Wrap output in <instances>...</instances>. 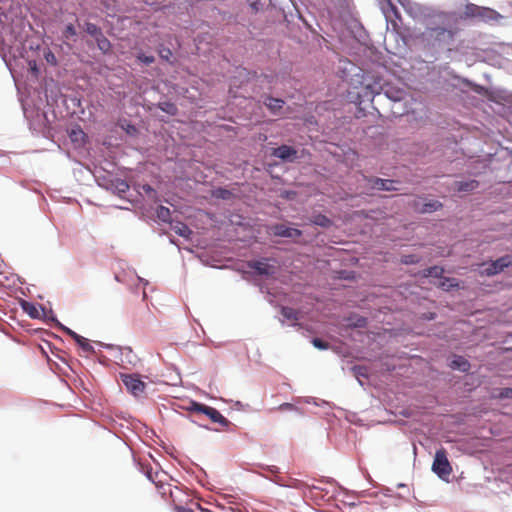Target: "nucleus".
<instances>
[{
	"mask_svg": "<svg viewBox=\"0 0 512 512\" xmlns=\"http://www.w3.org/2000/svg\"><path fill=\"white\" fill-rule=\"evenodd\" d=\"M457 19L451 14L439 13L433 17V21L426 27L423 36L428 44L438 48H448L454 44L459 33L456 26Z\"/></svg>",
	"mask_w": 512,
	"mask_h": 512,
	"instance_id": "obj_1",
	"label": "nucleus"
},
{
	"mask_svg": "<svg viewBox=\"0 0 512 512\" xmlns=\"http://www.w3.org/2000/svg\"><path fill=\"white\" fill-rule=\"evenodd\" d=\"M120 379L127 391L134 397H141L145 394L146 383L141 380L140 375L135 373H120Z\"/></svg>",
	"mask_w": 512,
	"mask_h": 512,
	"instance_id": "obj_2",
	"label": "nucleus"
},
{
	"mask_svg": "<svg viewBox=\"0 0 512 512\" xmlns=\"http://www.w3.org/2000/svg\"><path fill=\"white\" fill-rule=\"evenodd\" d=\"M432 470L440 478L448 477L452 473V467L448 461L447 452L444 448H440L436 451Z\"/></svg>",
	"mask_w": 512,
	"mask_h": 512,
	"instance_id": "obj_3",
	"label": "nucleus"
},
{
	"mask_svg": "<svg viewBox=\"0 0 512 512\" xmlns=\"http://www.w3.org/2000/svg\"><path fill=\"white\" fill-rule=\"evenodd\" d=\"M193 410L205 414L212 422L218 423L223 428H228L231 424L217 409L202 403L193 402Z\"/></svg>",
	"mask_w": 512,
	"mask_h": 512,
	"instance_id": "obj_4",
	"label": "nucleus"
},
{
	"mask_svg": "<svg viewBox=\"0 0 512 512\" xmlns=\"http://www.w3.org/2000/svg\"><path fill=\"white\" fill-rule=\"evenodd\" d=\"M510 265H512L511 257L509 255H505L495 261H491L490 263L482 264L480 274L483 276H494Z\"/></svg>",
	"mask_w": 512,
	"mask_h": 512,
	"instance_id": "obj_5",
	"label": "nucleus"
},
{
	"mask_svg": "<svg viewBox=\"0 0 512 512\" xmlns=\"http://www.w3.org/2000/svg\"><path fill=\"white\" fill-rule=\"evenodd\" d=\"M271 155L281 159L284 162H294L298 157V152L291 146L281 145L277 148H274L271 152Z\"/></svg>",
	"mask_w": 512,
	"mask_h": 512,
	"instance_id": "obj_6",
	"label": "nucleus"
},
{
	"mask_svg": "<svg viewBox=\"0 0 512 512\" xmlns=\"http://www.w3.org/2000/svg\"><path fill=\"white\" fill-rule=\"evenodd\" d=\"M248 267L255 270L258 275L272 276L276 273V267L269 264L268 259L249 261Z\"/></svg>",
	"mask_w": 512,
	"mask_h": 512,
	"instance_id": "obj_7",
	"label": "nucleus"
},
{
	"mask_svg": "<svg viewBox=\"0 0 512 512\" xmlns=\"http://www.w3.org/2000/svg\"><path fill=\"white\" fill-rule=\"evenodd\" d=\"M368 184V187L373 190L378 191H391L396 190L397 188L394 186L395 181L393 180H385L377 177L365 178Z\"/></svg>",
	"mask_w": 512,
	"mask_h": 512,
	"instance_id": "obj_8",
	"label": "nucleus"
},
{
	"mask_svg": "<svg viewBox=\"0 0 512 512\" xmlns=\"http://www.w3.org/2000/svg\"><path fill=\"white\" fill-rule=\"evenodd\" d=\"M272 232L276 236L288 237V238H298L302 234V232L299 229L290 228L284 224L274 225L272 227Z\"/></svg>",
	"mask_w": 512,
	"mask_h": 512,
	"instance_id": "obj_9",
	"label": "nucleus"
},
{
	"mask_svg": "<svg viewBox=\"0 0 512 512\" xmlns=\"http://www.w3.org/2000/svg\"><path fill=\"white\" fill-rule=\"evenodd\" d=\"M263 103L274 115H279L284 106V101L282 99L271 96H266Z\"/></svg>",
	"mask_w": 512,
	"mask_h": 512,
	"instance_id": "obj_10",
	"label": "nucleus"
},
{
	"mask_svg": "<svg viewBox=\"0 0 512 512\" xmlns=\"http://www.w3.org/2000/svg\"><path fill=\"white\" fill-rule=\"evenodd\" d=\"M66 333L76 341V343L82 348L83 351L87 353L94 352V348L92 347V345H90L88 339L80 336L79 334L68 328L66 329Z\"/></svg>",
	"mask_w": 512,
	"mask_h": 512,
	"instance_id": "obj_11",
	"label": "nucleus"
},
{
	"mask_svg": "<svg viewBox=\"0 0 512 512\" xmlns=\"http://www.w3.org/2000/svg\"><path fill=\"white\" fill-rule=\"evenodd\" d=\"M382 9L387 18L395 17L401 19L400 12L391 0H382Z\"/></svg>",
	"mask_w": 512,
	"mask_h": 512,
	"instance_id": "obj_12",
	"label": "nucleus"
},
{
	"mask_svg": "<svg viewBox=\"0 0 512 512\" xmlns=\"http://www.w3.org/2000/svg\"><path fill=\"white\" fill-rule=\"evenodd\" d=\"M450 367L454 370L466 372L470 368V363L462 356H455L450 363Z\"/></svg>",
	"mask_w": 512,
	"mask_h": 512,
	"instance_id": "obj_13",
	"label": "nucleus"
},
{
	"mask_svg": "<svg viewBox=\"0 0 512 512\" xmlns=\"http://www.w3.org/2000/svg\"><path fill=\"white\" fill-rule=\"evenodd\" d=\"M440 207H442V204L440 202L430 201V202L421 204V208L416 207V210L419 213H431V212L438 210Z\"/></svg>",
	"mask_w": 512,
	"mask_h": 512,
	"instance_id": "obj_14",
	"label": "nucleus"
},
{
	"mask_svg": "<svg viewBox=\"0 0 512 512\" xmlns=\"http://www.w3.org/2000/svg\"><path fill=\"white\" fill-rule=\"evenodd\" d=\"M95 41L97 43L98 48L103 53H108L111 50V43L110 41L104 36L103 32L100 34V36L95 38Z\"/></svg>",
	"mask_w": 512,
	"mask_h": 512,
	"instance_id": "obj_15",
	"label": "nucleus"
},
{
	"mask_svg": "<svg viewBox=\"0 0 512 512\" xmlns=\"http://www.w3.org/2000/svg\"><path fill=\"white\" fill-rule=\"evenodd\" d=\"M173 230L175 231L176 234H178L186 239H189L192 234V231L190 230V228L181 222H177L173 226Z\"/></svg>",
	"mask_w": 512,
	"mask_h": 512,
	"instance_id": "obj_16",
	"label": "nucleus"
},
{
	"mask_svg": "<svg viewBox=\"0 0 512 512\" xmlns=\"http://www.w3.org/2000/svg\"><path fill=\"white\" fill-rule=\"evenodd\" d=\"M281 314L287 320L294 322L299 320V312L291 307H282Z\"/></svg>",
	"mask_w": 512,
	"mask_h": 512,
	"instance_id": "obj_17",
	"label": "nucleus"
},
{
	"mask_svg": "<svg viewBox=\"0 0 512 512\" xmlns=\"http://www.w3.org/2000/svg\"><path fill=\"white\" fill-rule=\"evenodd\" d=\"M156 216L159 220L163 222H169L171 218V213L169 208L159 205L156 208Z\"/></svg>",
	"mask_w": 512,
	"mask_h": 512,
	"instance_id": "obj_18",
	"label": "nucleus"
},
{
	"mask_svg": "<svg viewBox=\"0 0 512 512\" xmlns=\"http://www.w3.org/2000/svg\"><path fill=\"white\" fill-rule=\"evenodd\" d=\"M311 223L326 228L331 225V220L325 215L318 214L313 216V218L311 219Z\"/></svg>",
	"mask_w": 512,
	"mask_h": 512,
	"instance_id": "obj_19",
	"label": "nucleus"
},
{
	"mask_svg": "<svg viewBox=\"0 0 512 512\" xmlns=\"http://www.w3.org/2000/svg\"><path fill=\"white\" fill-rule=\"evenodd\" d=\"M159 108L163 111V112H166L167 114L169 115H176L177 112H178V108L177 106L172 103V102H162V103H159Z\"/></svg>",
	"mask_w": 512,
	"mask_h": 512,
	"instance_id": "obj_20",
	"label": "nucleus"
},
{
	"mask_svg": "<svg viewBox=\"0 0 512 512\" xmlns=\"http://www.w3.org/2000/svg\"><path fill=\"white\" fill-rule=\"evenodd\" d=\"M86 33L91 35L94 39L102 33V30L94 23L87 22L84 27Z\"/></svg>",
	"mask_w": 512,
	"mask_h": 512,
	"instance_id": "obj_21",
	"label": "nucleus"
},
{
	"mask_svg": "<svg viewBox=\"0 0 512 512\" xmlns=\"http://www.w3.org/2000/svg\"><path fill=\"white\" fill-rule=\"evenodd\" d=\"M69 136L72 142H83L85 133L80 128H77L72 129Z\"/></svg>",
	"mask_w": 512,
	"mask_h": 512,
	"instance_id": "obj_22",
	"label": "nucleus"
},
{
	"mask_svg": "<svg viewBox=\"0 0 512 512\" xmlns=\"http://www.w3.org/2000/svg\"><path fill=\"white\" fill-rule=\"evenodd\" d=\"M62 34H63V38L66 40L73 39L77 35L76 28L74 27L73 24H68V25H66Z\"/></svg>",
	"mask_w": 512,
	"mask_h": 512,
	"instance_id": "obj_23",
	"label": "nucleus"
},
{
	"mask_svg": "<svg viewBox=\"0 0 512 512\" xmlns=\"http://www.w3.org/2000/svg\"><path fill=\"white\" fill-rule=\"evenodd\" d=\"M476 188H478V182L473 180L470 182L461 183L459 192H467L468 190H474Z\"/></svg>",
	"mask_w": 512,
	"mask_h": 512,
	"instance_id": "obj_24",
	"label": "nucleus"
},
{
	"mask_svg": "<svg viewBox=\"0 0 512 512\" xmlns=\"http://www.w3.org/2000/svg\"><path fill=\"white\" fill-rule=\"evenodd\" d=\"M444 272L443 268L438 266L429 267L426 270V276H434V277H440L442 273Z\"/></svg>",
	"mask_w": 512,
	"mask_h": 512,
	"instance_id": "obj_25",
	"label": "nucleus"
},
{
	"mask_svg": "<svg viewBox=\"0 0 512 512\" xmlns=\"http://www.w3.org/2000/svg\"><path fill=\"white\" fill-rule=\"evenodd\" d=\"M440 286L444 289V290H449L450 288L452 287H457L458 286V283L456 282V279L454 278H445Z\"/></svg>",
	"mask_w": 512,
	"mask_h": 512,
	"instance_id": "obj_26",
	"label": "nucleus"
},
{
	"mask_svg": "<svg viewBox=\"0 0 512 512\" xmlns=\"http://www.w3.org/2000/svg\"><path fill=\"white\" fill-rule=\"evenodd\" d=\"M44 58L47 63H49L53 66L57 65V58L51 50L48 49L47 51L44 52Z\"/></svg>",
	"mask_w": 512,
	"mask_h": 512,
	"instance_id": "obj_27",
	"label": "nucleus"
},
{
	"mask_svg": "<svg viewBox=\"0 0 512 512\" xmlns=\"http://www.w3.org/2000/svg\"><path fill=\"white\" fill-rule=\"evenodd\" d=\"M312 344L314 345V347H316L317 349H320V350H325V349L329 348V343L323 341L320 338H313Z\"/></svg>",
	"mask_w": 512,
	"mask_h": 512,
	"instance_id": "obj_28",
	"label": "nucleus"
},
{
	"mask_svg": "<svg viewBox=\"0 0 512 512\" xmlns=\"http://www.w3.org/2000/svg\"><path fill=\"white\" fill-rule=\"evenodd\" d=\"M137 59L147 65L152 64L155 61L154 56L152 55H145L144 53H139L137 55Z\"/></svg>",
	"mask_w": 512,
	"mask_h": 512,
	"instance_id": "obj_29",
	"label": "nucleus"
},
{
	"mask_svg": "<svg viewBox=\"0 0 512 512\" xmlns=\"http://www.w3.org/2000/svg\"><path fill=\"white\" fill-rule=\"evenodd\" d=\"M172 56V52L170 49H163L160 51V57L165 59V60H169V58Z\"/></svg>",
	"mask_w": 512,
	"mask_h": 512,
	"instance_id": "obj_30",
	"label": "nucleus"
},
{
	"mask_svg": "<svg viewBox=\"0 0 512 512\" xmlns=\"http://www.w3.org/2000/svg\"><path fill=\"white\" fill-rule=\"evenodd\" d=\"M476 10H479V8L477 6H475V5H471L470 7H468L467 14L471 15V16H475V11Z\"/></svg>",
	"mask_w": 512,
	"mask_h": 512,
	"instance_id": "obj_31",
	"label": "nucleus"
},
{
	"mask_svg": "<svg viewBox=\"0 0 512 512\" xmlns=\"http://www.w3.org/2000/svg\"><path fill=\"white\" fill-rule=\"evenodd\" d=\"M403 262H404L405 264H411V263H414V262H415V260H414V256H412V255L405 256V257L403 258Z\"/></svg>",
	"mask_w": 512,
	"mask_h": 512,
	"instance_id": "obj_32",
	"label": "nucleus"
},
{
	"mask_svg": "<svg viewBox=\"0 0 512 512\" xmlns=\"http://www.w3.org/2000/svg\"><path fill=\"white\" fill-rule=\"evenodd\" d=\"M365 324H366V319L365 318H360V319H358V321L355 324V326H357V327H364Z\"/></svg>",
	"mask_w": 512,
	"mask_h": 512,
	"instance_id": "obj_33",
	"label": "nucleus"
},
{
	"mask_svg": "<svg viewBox=\"0 0 512 512\" xmlns=\"http://www.w3.org/2000/svg\"><path fill=\"white\" fill-rule=\"evenodd\" d=\"M294 406L290 403H284L282 405L279 406V409H292Z\"/></svg>",
	"mask_w": 512,
	"mask_h": 512,
	"instance_id": "obj_34",
	"label": "nucleus"
},
{
	"mask_svg": "<svg viewBox=\"0 0 512 512\" xmlns=\"http://www.w3.org/2000/svg\"><path fill=\"white\" fill-rule=\"evenodd\" d=\"M124 188L118 189V192H125L126 189H129V186L127 184H123Z\"/></svg>",
	"mask_w": 512,
	"mask_h": 512,
	"instance_id": "obj_35",
	"label": "nucleus"
},
{
	"mask_svg": "<svg viewBox=\"0 0 512 512\" xmlns=\"http://www.w3.org/2000/svg\"><path fill=\"white\" fill-rule=\"evenodd\" d=\"M218 195H219V196H220V198H222V199H228V196H229L230 194H224V193H221V194H218Z\"/></svg>",
	"mask_w": 512,
	"mask_h": 512,
	"instance_id": "obj_36",
	"label": "nucleus"
},
{
	"mask_svg": "<svg viewBox=\"0 0 512 512\" xmlns=\"http://www.w3.org/2000/svg\"><path fill=\"white\" fill-rule=\"evenodd\" d=\"M147 477H148L151 481H154V479L152 478V474H151V472H147Z\"/></svg>",
	"mask_w": 512,
	"mask_h": 512,
	"instance_id": "obj_37",
	"label": "nucleus"
},
{
	"mask_svg": "<svg viewBox=\"0 0 512 512\" xmlns=\"http://www.w3.org/2000/svg\"><path fill=\"white\" fill-rule=\"evenodd\" d=\"M117 208H120V209H129L128 207L126 206H122V205H115Z\"/></svg>",
	"mask_w": 512,
	"mask_h": 512,
	"instance_id": "obj_38",
	"label": "nucleus"
},
{
	"mask_svg": "<svg viewBox=\"0 0 512 512\" xmlns=\"http://www.w3.org/2000/svg\"><path fill=\"white\" fill-rule=\"evenodd\" d=\"M216 192H221V193H224V192H228L227 190L223 189V188H219Z\"/></svg>",
	"mask_w": 512,
	"mask_h": 512,
	"instance_id": "obj_39",
	"label": "nucleus"
},
{
	"mask_svg": "<svg viewBox=\"0 0 512 512\" xmlns=\"http://www.w3.org/2000/svg\"><path fill=\"white\" fill-rule=\"evenodd\" d=\"M146 192H154V190L150 186H147Z\"/></svg>",
	"mask_w": 512,
	"mask_h": 512,
	"instance_id": "obj_40",
	"label": "nucleus"
},
{
	"mask_svg": "<svg viewBox=\"0 0 512 512\" xmlns=\"http://www.w3.org/2000/svg\"><path fill=\"white\" fill-rule=\"evenodd\" d=\"M291 195H292V194H289V193H286V194H285L286 198H288V199H291V197H290Z\"/></svg>",
	"mask_w": 512,
	"mask_h": 512,
	"instance_id": "obj_41",
	"label": "nucleus"
},
{
	"mask_svg": "<svg viewBox=\"0 0 512 512\" xmlns=\"http://www.w3.org/2000/svg\"><path fill=\"white\" fill-rule=\"evenodd\" d=\"M509 393H508V390L506 391V393H501V396H508Z\"/></svg>",
	"mask_w": 512,
	"mask_h": 512,
	"instance_id": "obj_42",
	"label": "nucleus"
},
{
	"mask_svg": "<svg viewBox=\"0 0 512 512\" xmlns=\"http://www.w3.org/2000/svg\"><path fill=\"white\" fill-rule=\"evenodd\" d=\"M32 70L37 71L36 64H34V66H32Z\"/></svg>",
	"mask_w": 512,
	"mask_h": 512,
	"instance_id": "obj_43",
	"label": "nucleus"
},
{
	"mask_svg": "<svg viewBox=\"0 0 512 512\" xmlns=\"http://www.w3.org/2000/svg\"><path fill=\"white\" fill-rule=\"evenodd\" d=\"M183 512H193L192 510H184Z\"/></svg>",
	"mask_w": 512,
	"mask_h": 512,
	"instance_id": "obj_44",
	"label": "nucleus"
}]
</instances>
